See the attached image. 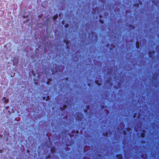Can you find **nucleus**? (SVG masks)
<instances>
[{
    "label": "nucleus",
    "mask_w": 159,
    "mask_h": 159,
    "mask_svg": "<svg viewBox=\"0 0 159 159\" xmlns=\"http://www.w3.org/2000/svg\"><path fill=\"white\" fill-rule=\"evenodd\" d=\"M154 53V51H152V52H149L148 53L149 57L151 58L152 57Z\"/></svg>",
    "instance_id": "1"
},
{
    "label": "nucleus",
    "mask_w": 159,
    "mask_h": 159,
    "mask_svg": "<svg viewBox=\"0 0 159 159\" xmlns=\"http://www.w3.org/2000/svg\"><path fill=\"white\" fill-rule=\"evenodd\" d=\"M2 100L4 101V102L5 103L8 102V99H7L6 98L4 97L2 99Z\"/></svg>",
    "instance_id": "2"
},
{
    "label": "nucleus",
    "mask_w": 159,
    "mask_h": 159,
    "mask_svg": "<svg viewBox=\"0 0 159 159\" xmlns=\"http://www.w3.org/2000/svg\"><path fill=\"white\" fill-rule=\"evenodd\" d=\"M116 157L117 159H122V157L121 155H117Z\"/></svg>",
    "instance_id": "3"
},
{
    "label": "nucleus",
    "mask_w": 159,
    "mask_h": 159,
    "mask_svg": "<svg viewBox=\"0 0 159 159\" xmlns=\"http://www.w3.org/2000/svg\"><path fill=\"white\" fill-rule=\"evenodd\" d=\"M136 47L137 48H139V43L138 41H137L136 43Z\"/></svg>",
    "instance_id": "4"
},
{
    "label": "nucleus",
    "mask_w": 159,
    "mask_h": 159,
    "mask_svg": "<svg viewBox=\"0 0 159 159\" xmlns=\"http://www.w3.org/2000/svg\"><path fill=\"white\" fill-rule=\"evenodd\" d=\"M67 107V106L66 105H65L63 106V107H61V110H63L65 109Z\"/></svg>",
    "instance_id": "5"
},
{
    "label": "nucleus",
    "mask_w": 159,
    "mask_h": 159,
    "mask_svg": "<svg viewBox=\"0 0 159 159\" xmlns=\"http://www.w3.org/2000/svg\"><path fill=\"white\" fill-rule=\"evenodd\" d=\"M137 116H138V119H139L140 118V115H137L136 114H134V115L133 116L134 118L136 117H137Z\"/></svg>",
    "instance_id": "6"
},
{
    "label": "nucleus",
    "mask_w": 159,
    "mask_h": 159,
    "mask_svg": "<svg viewBox=\"0 0 159 159\" xmlns=\"http://www.w3.org/2000/svg\"><path fill=\"white\" fill-rule=\"evenodd\" d=\"M124 125H122V128H121L122 129H123L124 128ZM122 131H123L122 129H121V130H119L120 133L122 132Z\"/></svg>",
    "instance_id": "7"
},
{
    "label": "nucleus",
    "mask_w": 159,
    "mask_h": 159,
    "mask_svg": "<svg viewBox=\"0 0 159 159\" xmlns=\"http://www.w3.org/2000/svg\"><path fill=\"white\" fill-rule=\"evenodd\" d=\"M141 135L142 138H143L144 137V136H145L144 132H143V133H142L141 134Z\"/></svg>",
    "instance_id": "8"
},
{
    "label": "nucleus",
    "mask_w": 159,
    "mask_h": 159,
    "mask_svg": "<svg viewBox=\"0 0 159 159\" xmlns=\"http://www.w3.org/2000/svg\"><path fill=\"white\" fill-rule=\"evenodd\" d=\"M55 149L53 148H52L51 150V152L52 153H54V152H55Z\"/></svg>",
    "instance_id": "9"
},
{
    "label": "nucleus",
    "mask_w": 159,
    "mask_h": 159,
    "mask_svg": "<svg viewBox=\"0 0 159 159\" xmlns=\"http://www.w3.org/2000/svg\"><path fill=\"white\" fill-rule=\"evenodd\" d=\"M95 83H96V84H97L98 85H101V84L99 83L98 81V80L95 81Z\"/></svg>",
    "instance_id": "10"
},
{
    "label": "nucleus",
    "mask_w": 159,
    "mask_h": 159,
    "mask_svg": "<svg viewBox=\"0 0 159 159\" xmlns=\"http://www.w3.org/2000/svg\"><path fill=\"white\" fill-rule=\"evenodd\" d=\"M57 15H56L55 16H54L53 17V19L54 20H55L57 18Z\"/></svg>",
    "instance_id": "11"
},
{
    "label": "nucleus",
    "mask_w": 159,
    "mask_h": 159,
    "mask_svg": "<svg viewBox=\"0 0 159 159\" xmlns=\"http://www.w3.org/2000/svg\"><path fill=\"white\" fill-rule=\"evenodd\" d=\"M92 34H93V35L94 34V37H95V39H97V35L95 33H94V34H93V33L92 32Z\"/></svg>",
    "instance_id": "12"
},
{
    "label": "nucleus",
    "mask_w": 159,
    "mask_h": 159,
    "mask_svg": "<svg viewBox=\"0 0 159 159\" xmlns=\"http://www.w3.org/2000/svg\"><path fill=\"white\" fill-rule=\"evenodd\" d=\"M103 135L104 136H107L108 135V134H107V132H106L105 134H103Z\"/></svg>",
    "instance_id": "13"
},
{
    "label": "nucleus",
    "mask_w": 159,
    "mask_h": 159,
    "mask_svg": "<svg viewBox=\"0 0 159 159\" xmlns=\"http://www.w3.org/2000/svg\"><path fill=\"white\" fill-rule=\"evenodd\" d=\"M139 6L138 3L134 5V6L135 7H138Z\"/></svg>",
    "instance_id": "14"
},
{
    "label": "nucleus",
    "mask_w": 159,
    "mask_h": 159,
    "mask_svg": "<svg viewBox=\"0 0 159 159\" xmlns=\"http://www.w3.org/2000/svg\"><path fill=\"white\" fill-rule=\"evenodd\" d=\"M127 130L128 133H129V131L130 130V129L129 128H128L127 129Z\"/></svg>",
    "instance_id": "15"
},
{
    "label": "nucleus",
    "mask_w": 159,
    "mask_h": 159,
    "mask_svg": "<svg viewBox=\"0 0 159 159\" xmlns=\"http://www.w3.org/2000/svg\"><path fill=\"white\" fill-rule=\"evenodd\" d=\"M123 133L125 135L126 134V131L125 130H124L123 131Z\"/></svg>",
    "instance_id": "16"
},
{
    "label": "nucleus",
    "mask_w": 159,
    "mask_h": 159,
    "mask_svg": "<svg viewBox=\"0 0 159 159\" xmlns=\"http://www.w3.org/2000/svg\"><path fill=\"white\" fill-rule=\"evenodd\" d=\"M51 79H49L48 80V81L47 82V84H49V82H50L51 80Z\"/></svg>",
    "instance_id": "17"
},
{
    "label": "nucleus",
    "mask_w": 159,
    "mask_h": 159,
    "mask_svg": "<svg viewBox=\"0 0 159 159\" xmlns=\"http://www.w3.org/2000/svg\"><path fill=\"white\" fill-rule=\"evenodd\" d=\"M99 21L102 24L103 22V21L101 20H100Z\"/></svg>",
    "instance_id": "18"
},
{
    "label": "nucleus",
    "mask_w": 159,
    "mask_h": 159,
    "mask_svg": "<svg viewBox=\"0 0 159 159\" xmlns=\"http://www.w3.org/2000/svg\"><path fill=\"white\" fill-rule=\"evenodd\" d=\"M50 98V97H49V96H47V99L46 100H49V99H50V98Z\"/></svg>",
    "instance_id": "19"
},
{
    "label": "nucleus",
    "mask_w": 159,
    "mask_h": 159,
    "mask_svg": "<svg viewBox=\"0 0 159 159\" xmlns=\"http://www.w3.org/2000/svg\"><path fill=\"white\" fill-rule=\"evenodd\" d=\"M8 108H9V107L7 106L6 107V109H7Z\"/></svg>",
    "instance_id": "20"
},
{
    "label": "nucleus",
    "mask_w": 159,
    "mask_h": 159,
    "mask_svg": "<svg viewBox=\"0 0 159 159\" xmlns=\"http://www.w3.org/2000/svg\"><path fill=\"white\" fill-rule=\"evenodd\" d=\"M139 3L140 5H141L142 4V2H139Z\"/></svg>",
    "instance_id": "21"
},
{
    "label": "nucleus",
    "mask_w": 159,
    "mask_h": 159,
    "mask_svg": "<svg viewBox=\"0 0 159 159\" xmlns=\"http://www.w3.org/2000/svg\"><path fill=\"white\" fill-rule=\"evenodd\" d=\"M23 18H25V16H23Z\"/></svg>",
    "instance_id": "22"
},
{
    "label": "nucleus",
    "mask_w": 159,
    "mask_h": 159,
    "mask_svg": "<svg viewBox=\"0 0 159 159\" xmlns=\"http://www.w3.org/2000/svg\"><path fill=\"white\" fill-rule=\"evenodd\" d=\"M77 133L78 134V132H79V131H77Z\"/></svg>",
    "instance_id": "23"
},
{
    "label": "nucleus",
    "mask_w": 159,
    "mask_h": 159,
    "mask_svg": "<svg viewBox=\"0 0 159 159\" xmlns=\"http://www.w3.org/2000/svg\"><path fill=\"white\" fill-rule=\"evenodd\" d=\"M65 26L66 27H68V26Z\"/></svg>",
    "instance_id": "24"
},
{
    "label": "nucleus",
    "mask_w": 159,
    "mask_h": 159,
    "mask_svg": "<svg viewBox=\"0 0 159 159\" xmlns=\"http://www.w3.org/2000/svg\"><path fill=\"white\" fill-rule=\"evenodd\" d=\"M39 17L40 18V16H39Z\"/></svg>",
    "instance_id": "25"
}]
</instances>
